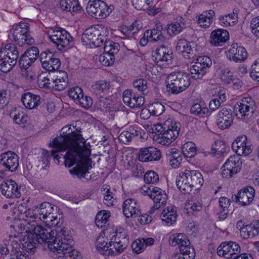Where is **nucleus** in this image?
I'll return each mask as SVG.
<instances>
[{
  "instance_id": "nucleus-39",
  "label": "nucleus",
  "mask_w": 259,
  "mask_h": 259,
  "mask_svg": "<svg viewBox=\"0 0 259 259\" xmlns=\"http://www.w3.org/2000/svg\"><path fill=\"white\" fill-rule=\"evenodd\" d=\"M161 26H156V28H154L151 30H147L144 33V36L149 39V42H153L157 41H163L164 39L161 29Z\"/></svg>"
},
{
  "instance_id": "nucleus-36",
  "label": "nucleus",
  "mask_w": 259,
  "mask_h": 259,
  "mask_svg": "<svg viewBox=\"0 0 259 259\" xmlns=\"http://www.w3.org/2000/svg\"><path fill=\"white\" fill-rule=\"evenodd\" d=\"M161 215L162 222L168 226L171 225L176 222L177 214L174 206L167 207L163 210Z\"/></svg>"
},
{
  "instance_id": "nucleus-11",
  "label": "nucleus",
  "mask_w": 259,
  "mask_h": 259,
  "mask_svg": "<svg viewBox=\"0 0 259 259\" xmlns=\"http://www.w3.org/2000/svg\"><path fill=\"white\" fill-rule=\"evenodd\" d=\"M165 131L159 136L158 143L162 145H168L175 140L179 135L180 124L175 121L167 120L163 127Z\"/></svg>"
},
{
  "instance_id": "nucleus-31",
  "label": "nucleus",
  "mask_w": 259,
  "mask_h": 259,
  "mask_svg": "<svg viewBox=\"0 0 259 259\" xmlns=\"http://www.w3.org/2000/svg\"><path fill=\"white\" fill-rule=\"evenodd\" d=\"M109 238H110V240L118 241V242L121 243V247H126L128 243V238L126 231L121 227H117L115 230L113 232L112 236H111V234H109Z\"/></svg>"
},
{
  "instance_id": "nucleus-32",
  "label": "nucleus",
  "mask_w": 259,
  "mask_h": 259,
  "mask_svg": "<svg viewBox=\"0 0 259 259\" xmlns=\"http://www.w3.org/2000/svg\"><path fill=\"white\" fill-rule=\"evenodd\" d=\"M54 75L50 72H43L38 77L37 83L40 88L55 90Z\"/></svg>"
},
{
  "instance_id": "nucleus-5",
  "label": "nucleus",
  "mask_w": 259,
  "mask_h": 259,
  "mask_svg": "<svg viewBox=\"0 0 259 259\" xmlns=\"http://www.w3.org/2000/svg\"><path fill=\"white\" fill-rule=\"evenodd\" d=\"M109 31L107 27L103 25H97L86 29L81 36L84 45H91L99 47L108 36Z\"/></svg>"
},
{
  "instance_id": "nucleus-53",
  "label": "nucleus",
  "mask_w": 259,
  "mask_h": 259,
  "mask_svg": "<svg viewBox=\"0 0 259 259\" xmlns=\"http://www.w3.org/2000/svg\"><path fill=\"white\" fill-rule=\"evenodd\" d=\"M110 212H107L105 210L100 211L96 216L95 223L97 226L102 227L107 223L110 217Z\"/></svg>"
},
{
  "instance_id": "nucleus-10",
  "label": "nucleus",
  "mask_w": 259,
  "mask_h": 259,
  "mask_svg": "<svg viewBox=\"0 0 259 259\" xmlns=\"http://www.w3.org/2000/svg\"><path fill=\"white\" fill-rule=\"evenodd\" d=\"M48 34L51 41L55 44L60 51L69 48L72 37L65 30L61 28H52L48 31Z\"/></svg>"
},
{
  "instance_id": "nucleus-30",
  "label": "nucleus",
  "mask_w": 259,
  "mask_h": 259,
  "mask_svg": "<svg viewBox=\"0 0 259 259\" xmlns=\"http://www.w3.org/2000/svg\"><path fill=\"white\" fill-rule=\"evenodd\" d=\"M186 27V22L182 17H177L167 25V32L170 35L179 34Z\"/></svg>"
},
{
  "instance_id": "nucleus-8",
  "label": "nucleus",
  "mask_w": 259,
  "mask_h": 259,
  "mask_svg": "<svg viewBox=\"0 0 259 259\" xmlns=\"http://www.w3.org/2000/svg\"><path fill=\"white\" fill-rule=\"evenodd\" d=\"M10 33L14 41L20 46L30 45L34 42V39L30 35V24L28 23L21 22L13 26L10 30Z\"/></svg>"
},
{
  "instance_id": "nucleus-16",
  "label": "nucleus",
  "mask_w": 259,
  "mask_h": 259,
  "mask_svg": "<svg viewBox=\"0 0 259 259\" xmlns=\"http://www.w3.org/2000/svg\"><path fill=\"white\" fill-rule=\"evenodd\" d=\"M232 148L236 152L237 155L239 157L241 155L247 156L252 151L251 144L247 141V138L245 135H242L237 138L232 143Z\"/></svg>"
},
{
  "instance_id": "nucleus-17",
  "label": "nucleus",
  "mask_w": 259,
  "mask_h": 259,
  "mask_svg": "<svg viewBox=\"0 0 259 259\" xmlns=\"http://www.w3.org/2000/svg\"><path fill=\"white\" fill-rule=\"evenodd\" d=\"M122 100L125 105L132 109L140 108L145 102L144 97L133 90H125L123 93Z\"/></svg>"
},
{
  "instance_id": "nucleus-9",
  "label": "nucleus",
  "mask_w": 259,
  "mask_h": 259,
  "mask_svg": "<svg viewBox=\"0 0 259 259\" xmlns=\"http://www.w3.org/2000/svg\"><path fill=\"white\" fill-rule=\"evenodd\" d=\"M114 9L113 5L108 6L101 0H90L86 8L88 13L97 19L106 18Z\"/></svg>"
},
{
  "instance_id": "nucleus-51",
  "label": "nucleus",
  "mask_w": 259,
  "mask_h": 259,
  "mask_svg": "<svg viewBox=\"0 0 259 259\" xmlns=\"http://www.w3.org/2000/svg\"><path fill=\"white\" fill-rule=\"evenodd\" d=\"M17 210L18 213L21 214L20 219L25 220V221L28 222L27 223L32 222L31 215L29 214L31 213L30 212H33V211L30 209H27L26 204H20L18 207Z\"/></svg>"
},
{
  "instance_id": "nucleus-63",
  "label": "nucleus",
  "mask_w": 259,
  "mask_h": 259,
  "mask_svg": "<svg viewBox=\"0 0 259 259\" xmlns=\"http://www.w3.org/2000/svg\"><path fill=\"white\" fill-rule=\"evenodd\" d=\"M250 76L259 82V58L256 59L251 66Z\"/></svg>"
},
{
  "instance_id": "nucleus-44",
  "label": "nucleus",
  "mask_w": 259,
  "mask_h": 259,
  "mask_svg": "<svg viewBox=\"0 0 259 259\" xmlns=\"http://www.w3.org/2000/svg\"><path fill=\"white\" fill-rule=\"evenodd\" d=\"M110 83L105 80H99L91 86V90L97 95L105 93L109 89Z\"/></svg>"
},
{
  "instance_id": "nucleus-61",
  "label": "nucleus",
  "mask_w": 259,
  "mask_h": 259,
  "mask_svg": "<svg viewBox=\"0 0 259 259\" xmlns=\"http://www.w3.org/2000/svg\"><path fill=\"white\" fill-rule=\"evenodd\" d=\"M220 79L225 83L229 84L233 81V76L229 69H225L221 71Z\"/></svg>"
},
{
  "instance_id": "nucleus-28",
  "label": "nucleus",
  "mask_w": 259,
  "mask_h": 259,
  "mask_svg": "<svg viewBox=\"0 0 259 259\" xmlns=\"http://www.w3.org/2000/svg\"><path fill=\"white\" fill-rule=\"evenodd\" d=\"M21 101L26 108L33 109L40 104V97L38 95L27 92L22 95Z\"/></svg>"
},
{
  "instance_id": "nucleus-37",
  "label": "nucleus",
  "mask_w": 259,
  "mask_h": 259,
  "mask_svg": "<svg viewBox=\"0 0 259 259\" xmlns=\"http://www.w3.org/2000/svg\"><path fill=\"white\" fill-rule=\"evenodd\" d=\"M60 6L63 11L70 12L71 13H78L81 10L78 0H61Z\"/></svg>"
},
{
  "instance_id": "nucleus-38",
  "label": "nucleus",
  "mask_w": 259,
  "mask_h": 259,
  "mask_svg": "<svg viewBox=\"0 0 259 259\" xmlns=\"http://www.w3.org/2000/svg\"><path fill=\"white\" fill-rule=\"evenodd\" d=\"M59 152L57 151L56 148H54V149L51 150L50 153L48 150L43 149L41 151L39 161L41 162L42 164L47 166L49 164L51 157L53 156L54 161L59 163V159L61 158V156L58 154H56Z\"/></svg>"
},
{
  "instance_id": "nucleus-29",
  "label": "nucleus",
  "mask_w": 259,
  "mask_h": 259,
  "mask_svg": "<svg viewBox=\"0 0 259 259\" xmlns=\"http://www.w3.org/2000/svg\"><path fill=\"white\" fill-rule=\"evenodd\" d=\"M53 75L55 90L62 91L67 87L68 78L66 72L64 71H56Z\"/></svg>"
},
{
  "instance_id": "nucleus-25",
  "label": "nucleus",
  "mask_w": 259,
  "mask_h": 259,
  "mask_svg": "<svg viewBox=\"0 0 259 259\" xmlns=\"http://www.w3.org/2000/svg\"><path fill=\"white\" fill-rule=\"evenodd\" d=\"M122 210L126 218L136 217L140 214V206L134 199H127L123 203Z\"/></svg>"
},
{
  "instance_id": "nucleus-23",
  "label": "nucleus",
  "mask_w": 259,
  "mask_h": 259,
  "mask_svg": "<svg viewBox=\"0 0 259 259\" xmlns=\"http://www.w3.org/2000/svg\"><path fill=\"white\" fill-rule=\"evenodd\" d=\"M233 119L232 110L229 108H223L218 113V125L222 130L226 129L232 123Z\"/></svg>"
},
{
  "instance_id": "nucleus-62",
  "label": "nucleus",
  "mask_w": 259,
  "mask_h": 259,
  "mask_svg": "<svg viewBox=\"0 0 259 259\" xmlns=\"http://www.w3.org/2000/svg\"><path fill=\"white\" fill-rule=\"evenodd\" d=\"M195 62L200 65L201 67H204L205 70L212 65L211 60L207 56H199Z\"/></svg>"
},
{
  "instance_id": "nucleus-52",
  "label": "nucleus",
  "mask_w": 259,
  "mask_h": 259,
  "mask_svg": "<svg viewBox=\"0 0 259 259\" xmlns=\"http://www.w3.org/2000/svg\"><path fill=\"white\" fill-rule=\"evenodd\" d=\"M106 39L102 44L104 45V52L109 53H113V54L116 53L119 50V44L108 40V36Z\"/></svg>"
},
{
  "instance_id": "nucleus-22",
  "label": "nucleus",
  "mask_w": 259,
  "mask_h": 259,
  "mask_svg": "<svg viewBox=\"0 0 259 259\" xmlns=\"http://www.w3.org/2000/svg\"><path fill=\"white\" fill-rule=\"evenodd\" d=\"M2 193L8 198H19L20 190L17 184L12 180L3 181L1 185Z\"/></svg>"
},
{
  "instance_id": "nucleus-18",
  "label": "nucleus",
  "mask_w": 259,
  "mask_h": 259,
  "mask_svg": "<svg viewBox=\"0 0 259 259\" xmlns=\"http://www.w3.org/2000/svg\"><path fill=\"white\" fill-rule=\"evenodd\" d=\"M255 195V190L252 187H247L242 188L237 195L232 196L233 201L238 202L241 206H245L250 204Z\"/></svg>"
},
{
  "instance_id": "nucleus-43",
  "label": "nucleus",
  "mask_w": 259,
  "mask_h": 259,
  "mask_svg": "<svg viewBox=\"0 0 259 259\" xmlns=\"http://www.w3.org/2000/svg\"><path fill=\"white\" fill-rule=\"evenodd\" d=\"M189 69L192 77L194 79L202 78L206 73V70L204 69V67H201L200 65L195 62L191 65Z\"/></svg>"
},
{
  "instance_id": "nucleus-24",
  "label": "nucleus",
  "mask_w": 259,
  "mask_h": 259,
  "mask_svg": "<svg viewBox=\"0 0 259 259\" xmlns=\"http://www.w3.org/2000/svg\"><path fill=\"white\" fill-rule=\"evenodd\" d=\"M247 57L245 49L237 44H233L228 50L227 57L235 62L244 61Z\"/></svg>"
},
{
  "instance_id": "nucleus-20",
  "label": "nucleus",
  "mask_w": 259,
  "mask_h": 259,
  "mask_svg": "<svg viewBox=\"0 0 259 259\" xmlns=\"http://www.w3.org/2000/svg\"><path fill=\"white\" fill-rule=\"evenodd\" d=\"M161 156L160 150L154 147L141 148L137 154L138 160L143 162L159 160Z\"/></svg>"
},
{
  "instance_id": "nucleus-21",
  "label": "nucleus",
  "mask_w": 259,
  "mask_h": 259,
  "mask_svg": "<svg viewBox=\"0 0 259 259\" xmlns=\"http://www.w3.org/2000/svg\"><path fill=\"white\" fill-rule=\"evenodd\" d=\"M153 190L150 198L153 200L154 204L149 210L150 213H153L156 210L165 205L167 199V195L164 190L156 187Z\"/></svg>"
},
{
  "instance_id": "nucleus-42",
  "label": "nucleus",
  "mask_w": 259,
  "mask_h": 259,
  "mask_svg": "<svg viewBox=\"0 0 259 259\" xmlns=\"http://www.w3.org/2000/svg\"><path fill=\"white\" fill-rule=\"evenodd\" d=\"M238 22L237 14L235 13L221 16L219 18L220 24L223 27L233 26Z\"/></svg>"
},
{
  "instance_id": "nucleus-27",
  "label": "nucleus",
  "mask_w": 259,
  "mask_h": 259,
  "mask_svg": "<svg viewBox=\"0 0 259 259\" xmlns=\"http://www.w3.org/2000/svg\"><path fill=\"white\" fill-rule=\"evenodd\" d=\"M194 44L185 39H180L178 40L176 46V50L186 59H190L193 54Z\"/></svg>"
},
{
  "instance_id": "nucleus-59",
  "label": "nucleus",
  "mask_w": 259,
  "mask_h": 259,
  "mask_svg": "<svg viewBox=\"0 0 259 259\" xmlns=\"http://www.w3.org/2000/svg\"><path fill=\"white\" fill-rule=\"evenodd\" d=\"M23 54L26 55L33 63L38 57L39 51L36 47H31L28 49Z\"/></svg>"
},
{
  "instance_id": "nucleus-33",
  "label": "nucleus",
  "mask_w": 259,
  "mask_h": 259,
  "mask_svg": "<svg viewBox=\"0 0 259 259\" xmlns=\"http://www.w3.org/2000/svg\"><path fill=\"white\" fill-rule=\"evenodd\" d=\"M155 242L153 238H140L136 240L132 244V247L136 253L142 252L147 246L152 245Z\"/></svg>"
},
{
  "instance_id": "nucleus-60",
  "label": "nucleus",
  "mask_w": 259,
  "mask_h": 259,
  "mask_svg": "<svg viewBox=\"0 0 259 259\" xmlns=\"http://www.w3.org/2000/svg\"><path fill=\"white\" fill-rule=\"evenodd\" d=\"M150 108L152 114L154 116L160 115L165 110L164 106L159 102L152 104Z\"/></svg>"
},
{
  "instance_id": "nucleus-7",
  "label": "nucleus",
  "mask_w": 259,
  "mask_h": 259,
  "mask_svg": "<svg viewBox=\"0 0 259 259\" xmlns=\"http://www.w3.org/2000/svg\"><path fill=\"white\" fill-rule=\"evenodd\" d=\"M169 245L171 246H179L181 259H194L195 252L191 245L188 237L183 233L172 234L169 239Z\"/></svg>"
},
{
  "instance_id": "nucleus-64",
  "label": "nucleus",
  "mask_w": 259,
  "mask_h": 259,
  "mask_svg": "<svg viewBox=\"0 0 259 259\" xmlns=\"http://www.w3.org/2000/svg\"><path fill=\"white\" fill-rule=\"evenodd\" d=\"M250 27L253 35L259 38V16L255 17L251 19Z\"/></svg>"
},
{
  "instance_id": "nucleus-12",
  "label": "nucleus",
  "mask_w": 259,
  "mask_h": 259,
  "mask_svg": "<svg viewBox=\"0 0 259 259\" xmlns=\"http://www.w3.org/2000/svg\"><path fill=\"white\" fill-rule=\"evenodd\" d=\"M234 110L239 118L248 117L255 110V102L250 97L244 98L236 104Z\"/></svg>"
},
{
  "instance_id": "nucleus-3",
  "label": "nucleus",
  "mask_w": 259,
  "mask_h": 259,
  "mask_svg": "<svg viewBox=\"0 0 259 259\" xmlns=\"http://www.w3.org/2000/svg\"><path fill=\"white\" fill-rule=\"evenodd\" d=\"M57 206L48 202L41 203L39 207H37L33 212H30L31 215L32 222L27 223L28 228L30 231H32L36 234L40 236L42 241L51 240H55L54 235H56V232L60 231L61 228H58L56 230H53L51 226H57L59 225L60 218H58L57 214L54 215L59 211ZM65 229L69 233L67 228Z\"/></svg>"
},
{
  "instance_id": "nucleus-57",
  "label": "nucleus",
  "mask_w": 259,
  "mask_h": 259,
  "mask_svg": "<svg viewBox=\"0 0 259 259\" xmlns=\"http://www.w3.org/2000/svg\"><path fill=\"white\" fill-rule=\"evenodd\" d=\"M144 180L146 183L156 184L159 181V178L157 173L153 170H149L144 175Z\"/></svg>"
},
{
  "instance_id": "nucleus-19",
  "label": "nucleus",
  "mask_w": 259,
  "mask_h": 259,
  "mask_svg": "<svg viewBox=\"0 0 259 259\" xmlns=\"http://www.w3.org/2000/svg\"><path fill=\"white\" fill-rule=\"evenodd\" d=\"M0 164L10 171H15L19 165V157L13 152L8 151L0 156Z\"/></svg>"
},
{
  "instance_id": "nucleus-6",
  "label": "nucleus",
  "mask_w": 259,
  "mask_h": 259,
  "mask_svg": "<svg viewBox=\"0 0 259 259\" xmlns=\"http://www.w3.org/2000/svg\"><path fill=\"white\" fill-rule=\"evenodd\" d=\"M190 83L191 79L189 75L181 71L174 72L169 74L166 79L168 92L175 94L186 90Z\"/></svg>"
},
{
  "instance_id": "nucleus-26",
  "label": "nucleus",
  "mask_w": 259,
  "mask_h": 259,
  "mask_svg": "<svg viewBox=\"0 0 259 259\" xmlns=\"http://www.w3.org/2000/svg\"><path fill=\"white\" fill-rule=\"evenodd\" d=\"M229 38L228 31L223 29L213 30L210 35V43L212 46H222Z\"/></svg>"
},
{
  "instance_id": "nucleus-58",
  "label": "nucleus",
  "mask_w": 259,
  "mask_h": 259,
  "mask_svg": "<svg viewBox=\"0 0 259 259\" xmlns=\"http://www.w3.org/2000/svg\"><path fill=\"white\" fill-rule=\"evenodd\" d=\"M133 87L135 89L141 92L143 94H145L147 93V81L143 79H138L134 81Z\"/></svg>"
},
{
  "instance_id": "nucleus-45",
  "label": "nucleus",
  "mask_w": 259,
  "mask_h": 259,
  "mask_svg": "<svg viewBox=\"0 0 259 259\" xmlns=\"http://www.w3.org/2000/svg\"><path fill=\"white\" fill-rule=\"evenodd\" d=\"M10 116L13 118V121L21 127H25L27 125L28 116L23 112H18L17 113L15 111L11 112Z\"/></svg>"
},
{
  "instance_id": "nucleus-40",
  "label": "nucleus",
  "mask_w": 259,
  "mask_h": 259,
  "mask_svg": "<svg viewBox=\"0 0 259 259\" xmlns=\"http://www.w3.org/2000/svg\"><path fill=\"white\" fill-rule=\"evenodd\" d=\"M138 129V127L135 126L130 127L127 131H124L119 135V140L124 144L128 143L133 138L139 136V134L141 135V133Z\"/></svg>"
},
{
  "instance_id": "nucleus-56",
  "label": "nucleus",
  "mask_w": 259,
  "mask_h": 259,
  "mask_svg": "<svg viewBox=\"0 0 259 259\" xmlns=\"http://www.w3.org/2000/svg\"><path fill=\"white\" fill-rule=\"evenodd\" d=\"M134 7L138 10H145L148 9V6L153 0H131Z\"/></svg>"
},
{
  "instance_id": "nucleus-1",
  "label": "nucleus",
  "mask_w": 259,
  "mask_h": 259,
  "mask_svg": "<svg viewBox=\"0 0 259 259\" xmlns=\"http://www.w3.org/2000/svg\"><path fill=\"white\" fill-rule=\"evenodd\" d=\"M76 124L77 122L63 127L60 136L51 141L49 146L56 148L58 151L67 150L63 157L65 166L70 167L76 164L75 167L69 170L70 173L79 179L88 180L91 178V176L88 177L92 162L89 158L90 145L86 143L80 134L81 128L77 127Z\"/></svg>"
},
{
  "instance_id": "nucleus-41",
  "label": "nucleus",
  "mask_w": 259,
  "mask_h": 259,
  "mask_svg": "<svg viewBox=\"0 0 259 259\" xmlns=\"http://www.w3.org/2000/svg\"><path fill=\"white\" fill-rule=\"evenodd\" d=\"M111 232L109 231V229H107L104 232V234L106 235V237H104L102 235L98 237L96 242V248L101 253H107L109 251V244L108 241L109 240L108 237L109 234Z\"/></svg>"
},
{
  "instance_id": "nucleus-49",
  "label": "nucleus",
  "mask_w": 259,
  "mask_h": 259,
  "mask_svg": "<svg viewBox=\"0 0 259 259\" xmlns=\"http://www.w3.org/2000/svg\"><path fill=\"white\" fill-rule=\"evenodd\" d=\"M182 151L185 156L191 158L196 154L197 148L193 142H188L183 145Z\"/></svg>"
},
{
  "instance_id": "nucleus-46",
  "label": "nucleus",
  "mask_w": 259,
  "mask_h": 259,
  "mask_svg": "<svg viewBox=\"0 0 259 259\" xmlns=\"http://www.w3.org/2000/svg\"><path fill=\"white\" fill-rule=\"evenodd\" d=\"M185 208L189 214H194L202 209L201 204L197 200H188L185 204Z\"/></svg>"
},
{
  "instance_id": "nucleus-48",
  "label": "nucleus",
  "mask_w": 259,
  "mask_h": 259,
  "mask_svg": "<svg viewBox=\"0 0 259 259\" xmlns=\"http://www.w3.org/2000/svg\"><path fill=\"white\" fill-rule=\"evenodd\" d=\"M110 240L109 241V249L107 254L116 255L122 252L126 248V247H121L122 244L121 243L118 242V241Z\"/></svg>"
},
{
  "instance_id": "nucleus-14",
  "label": "nucleus",
  "mask_w": 259,
  "mask_h": 259,
  "mask_svg": "<svg viewBox=\"0 0 259 259\" xmlns=\"http://www.w3.org/2000/svg\"><path fill=\"white\" fill-rule=\"evenodd\" d=\"M240 246L237 243L229 241L222 242L218 247L217 253L220 256L231 258L234 255L240 253Z\"/></svg>"
},
{
  "instance_id": "nucleus-50",
  "label": "nucleus",
  "mask_w": 259,
  "mask_h": 259,
  "mask_svg": "<svg viewBox=\"0 0 259 259\" xmlns=\"http://www.w3.org/2000/svg\"><path fill=\"white\" fill-rule=\"evenodd\" d=\"M61 66V62L58 58L53 57L44 64L42 68L49 72L58 70Z\"/></svg>"
},
{
  "instance_id": "nucleus-2",
  "label": "nucleus",
  "mask_w": 259,
  "mask_h": 259,
  "mask_svg": "<svg viewBox=\"0 0 259 259\" xmlns=\"http://www.w3.org/2000/svg\"><path fill=\"white\" fill-rule=\"evenodd\" d=\"M23 225V230L19 228L17 234H14L15 238H18L20 240H24V238L27 236V232L33 233V239L32 241L29 240L26 241L27 248L31 250L33 248L36 247V245L39 243H45L47 245V247L49 250L50 255L54 258L58 259H68V257L75 258L78 256V251L73 248L72 244H73V240L72 236L67 232L65 229H61L60 231L56 232V235H54L55 240L53 239L51 241L53 242H49L47 240L42 241L40 239V236L36 234L32 231H30L28 228V225L26 224L27 229H25Z\"/></svg>"
},
{
  "instance_id": "nucleus-55",
  "label": "nucleus",
  "mask_w": 259,
  "mask_h": 259,
  "mask_svg": "<svg viewBox=\"0 0 259 259\" xmlns=\"http://www.w3.org/2000/svg\"><path fill=\"white\" fill-rule=\"evenodd\" d=\"M190 112L196 115L204 117L207 115L209 110L207 108H202L199 104L196 103L191 107Z\"/></svg>"
},
{
  "instance_id": "nucleus-34",
  "label": "nucleus",
  "mask_w": 259,
  "mask_h": 259,
  "mask_svg": "<svg viewBox=\"0 0 259 259\" xmlns=\"http://www.w3.org/2000/svg\"><path fill=\"white\" fill-rule=\"evenodd\" d=\"M2 57L10 58L13 61L17 62L19 57V52L17 47L13 44H7L4 48L0 51Z\"/></svg>"
},
{
  "instance_id": "nucleus-35",
  "label": "nucleus",
  "mask_w": 259,
  "mask_h": 259,
  "mask_svg": "<svg viewBox=\"0 0 259 259\" xmlns=\"http://www.w3.org/2000/svg\"><path fill=\"white\" fill-rule=\"evenodd\" d=\"M259 221H253L249 225H245V227L242 230L241 236L243 239L253 238L258 234Z\"/></svg>"
},
{
  "instance_id": "nucleus-47",
  "label": "nucleus",
  "mask_w": 259,
  "mask_h": 259,
  "mask_svg": "<svg viewBox=\"0 0 259 259\" xmlns=\"http://www.w3.org/2000/svg\"><path fill=\"white\" fill-rule=\"evenodd\" d=\"M17 62L13 61L10 58L2 57L0 55V70L6 73L9 72L16 64Z\"/></svg>"
},
{
  "instance_id": "nucleus-4",
  "label": "nucleus",
  "mask_w": 259,
  "mask_h": 259,
  "mask_svg": "<svg viewBox=\"0 0 259 259\" xmlns=\"http://www.w3.org/2000/svg\"><path fill=\"white\" fill-rule=\"evenodd\" d=\"M202 174L196 170H185L181 171L177 177L178 188L184 194H189L193 188L198 189L203 184Z\"/></svg>"
},
{
  "instance_id": "nucleus-15",
  "label": "nucleus",
  "mask_w": 259,
  "mask_h": 259,
  "mask_svg": "<svg viewBox=\"0 0 259 259\" xmlns=\"http://www.w3.org/2000/svg\"><path fill=\"white\" fill-rule=\"evenodd\" d=\"M153 60L159 65L169 64L172 59L171 49L165 46H160L157 48L152 56Z\"/></svg>"
},
{
  "instance_id": "nucleus-13",
  "label": "nucleus",
  "mask_w": 259,
  "mask_h": 259,
  "mask_svg": "<svg viewBox=\"0 0 259 259\" xmlns=\"http://www.w3.org/2000/svg\"><path fill=\"white\" fill-rule=\"evenodd\" d=\"M241 163L240 157L238 155L230 156L222 167L223 177L229 178L236 174L241 169Z\"/></svg>"
},
{
  "instance_id": "nucleus-54",
  "label": "nucleus",
  "mask_w": 259,
  "mask_h": 259,
  "mask_svg": "<svg viewBox=\"0 0 259 259\" xmlns=\"http://www.w3.org/2000/svg\"><path fill=\"white\" fill-rule=\"evenodd\" d=\"M114 54L113 53L104 52V53L99 57V60L103 65L109 66L112 65L114 62Z\"/></svg>"
}]
</instances>
